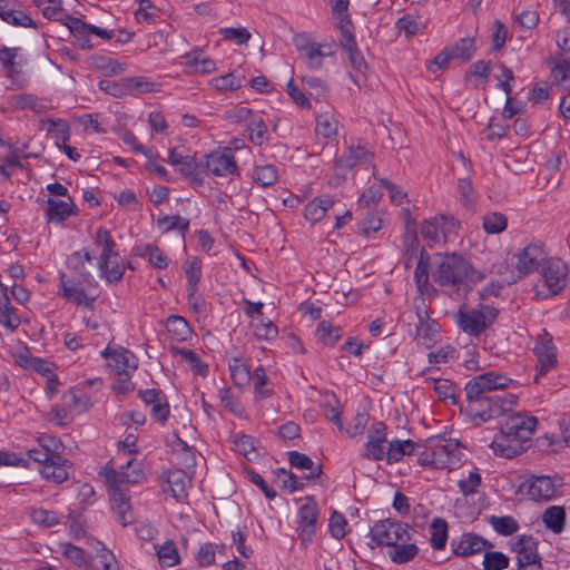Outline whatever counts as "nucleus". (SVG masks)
Returning a JSON list of instances; mask_svg holds the SVG:
<instances>
[{
	"mask_svg": "<svg viewBox=\"0 0 570 570\" xmlns=\"http://www.w3.org/2000/svg\"><path fill=\"white\" fill-rule=\"evenodd\" d=\"M513 381L504 373L489 371L472 377L465 384L466 413L476 424L510 412L517 396L503 392Z\"/></svg>",
	"mask_w": 570,
	"mask_h": 570,
	"instance_id": "obj_1",
	"label": "nucleus"
},
{
	"mask_svg": "<svg viewBox=\"0 0 570 570\" xmlns=\"http://www.w3.org/2000/svg\"><path fill=\"white\" fill-rule=\"evenodd\" d=\"M432 279L456 296L466 295L472 287L484 278V274L461 255L455 253L440 255L431 269Z\"/></svg>",
	"mask_w": 570,
	"mask_h": 570,
	"instance_id": "obj_2",
	"label": "nucleus"
},
{
	"mask_svg": "<svg viewBox=\"0 0 570 570\" xmlns=\"http://www.w3.org/2000/svg\"><path fill=\"white\" fill-rule=\"evenodd\" d=\"M105 478L109 484L110 505L117 521L122 527L131 524L134 522V513L129 497L120 487L127 483H138L144 478L140 464L130 458L126 463L121 464L119 470L107 468Z\"/></svg>",
	"mask_w": 570,
	"mask_h": 570,
	"instance_id": "obj_3",
	"label": "nucleus"
},
{
	"mask_svg": "<svg viewBox=\"0 0 570 570\" xmlns=\"http://www.w3.org/2000/svg\"><path fill=\"white\" fill-rule=\"evenodd\" d=\"M538 420L533 415L517 412L509 415L502 424L500 434L491 442L497 455L511 459L521 454L534 433Z\"/></svg>",
	"mask_w": 570,
	"mask_h": 570,
	"instance_id": "obj_4",
	"label": "nucleus"
},
{
	"mask_svg": "<svg viewBox=\"0 0 570 570\" xmlns=\"http://www.w3.org/2000/svg\"><path fill=\"white\" fill-rule=\"evenodd\" d=\"M461 458L460 443L442 436L425 440L423 449L417 452L420 465L433 469L453 470L459 466Z\"/></svg>",
	"mask_w": 570,
	"mask_h": 570,
	"instance_id": "obj_5",
	"label": "nucleus"
},
{
	"mask_svg": "<svg viewBox=\"0 0 570 570\" xmlns=\"http://www.w3.org/2000/svg\"><path fill=\"white\" fill-rule=\"evenodd\" d=\"M569 273L568 264L561 258L550 257L544 261L540 269L541 278L539 281L543 288L541 289L539 285L534 286L535 297L547 299L560 294L568 284Z\"/></svg>",
	"mask_w": 570,
	"mask_h": 570,
	"instance_id": "obj_6",
	"label": "nucleus"
},
{
	"mask_svg": "<svg viewBox=\"0 0 570 570\" xmlns=\"http://www.w3.org/2000/svg\"><path fill=\"white\" fill-rule=\"evenodd\" d=\"M460 227V222L453 216L436 215L421 223L420 234L429 246H433L454 239Z\"/></svg>",
	"mask_w": 570,
	"mask_h": 570,
	"instance_id": "obj_7",
	"label": "nucleus"
},
{
	"mask_svg": "<svg viewBox=\"0 0 570 570\" xmlns=\"http://www.w3.org/2000/svg\"><path fill=\"white\" fill-rule=\"evenodd\" d=\"M498 308L491 305H480L478 308H460L454 320L460 330L471 336L481 335L497 318Z\"/></svg>",
	"mask_w": 570,
	"mask_h": 570,
	"instance_id": "obj_8",
	"label": "nucleus"
},
{
	"mask_svg": "<svg viewBox=\"0 0 570 570\" xmlns=\"http://www.w3.org/2000/svg\"><path fill=\"white\" fill-rule=\"evenodd\" d=\"M370 537L375 547H389L390 549L400 541L412 540V529L407 523L392 519L380 520L370 530Z\"/></svg>",
	"mask_w": 570,
	"mask_h": 570,
	"instance_id": "obj_9",
	"label": "nucleus"
},
{
	"mask_svg": "<svg viewBox=\"0 0 570 570\" xmlns=\"http://www.w3.org/2000/svg\"><path fill=\"white\" fill-rule=\"evenodd\" d=\"M533 353L537 357L534 382L539 383L540 379L557 367L558 364V350L553 343L552 336L543 331L538 335Z\"/></svg>",
	"mask_w": 570,
	"mask_h": 570,
	"instance_id": "obj_10",
	"label": "nucleus"
},
{
	"mask_svg": "<svg viewBox=\"0 0 570 570\" xmlns=\"http://www.w3.org/2000/svg\"><path fill=\"white\" fill-rule=\"evenodd\" d=\"M297 51L304 57L309 69L318 70L323 67V59L335 55L332 43H318L305 35H298L294 40Z\"/></svg>",
	"mask_w": 570,
	"mask_h": 570,
	"instance_id": "obj_11",
	"label": "nucleus"
},
{
	"mask_svg": "<svg viewBox=\"0 0 570 570\" xmlns=\"http://www.w3.org/2000/svg\"><path fill=\"white\" fill-rule=\"evenodd\" d=\"M515 268L519 278L541 269L544 261L548 259L547 253L540 243L528 244L515 254Z\"/></svg>",
	"mask_w": 570,
	"mask_h": 570,
	"instance_id": "obj_12",
	"label": "nucleus"
},
{
	"mask_svg": "<svg viewBox=\"0 0 570 570\" xmlns=\"http://www.w3.org/2000/svg\"><path fill=\"white\" fill-rule=\"evenodd\" d=\"M100 355L107 360L108 366L118 375L129 377L137 370L135 354L125 347L110 348L107 346L100 352Z\"/></svg>",
	"mask_w": 570,
	"mask_h": 570,
	"instance_id": "obj_13",
	"label": "nucleus"
},
{
	"mask_svg": "<svg viewBox=\"0 0 570 570\" xmlns=\"http://www.w3.org/2000/svg\"><path fill=\"white\" fill-rule=\"evenodd\" d=\"M374 153L365 145L351 144L347 150L336 159V170L351 171L355 166H372Z\"/></svg>",
	"mask_w": 570,
	"mask_h": 570,
	"instance_id": "obj_14",
	"label": "nucleus"
},
{
	"mask_svg": "<svg viewBox=\"0 0 570 570\" xmlns=\"http://www.w3.org/2000/svg\"><path fill=\"white\" fill-rule=\"evenodd\" d=\"M206 168L217 177H226L238 173L234 154L229 148L217 149L206 156Z\"/></svg>",
	"mask_w": 570,
	"mask_h": 570,
	"instance_id": "obj_15",
	"label": "nucleus"
},
{
	"mask_svg": "<svg viewBox=\"0 0 570 570\" xmlns=\"http://www.w3.org/2000/svg\"><path fill=\"white\" fill-rule=\"evenodd\" d=\"M450 546L456 557H471L493 547L488 540L472 532L453 538Z\"/></svg>",
	"mask_w": 570,
	"mask_h": 570,
	"instance_id": "obj_16",
	"label": "nucleus"
},
{
	"mask_svg": "<svg viewBox=\"0 0 570 570\" xmlns=\"http://www.w3.org/2000/svg\"><path fill=\"white\" fill-rule=\"evenodd\" d=\"M317 507L314 502L304 503L297 513V532L303 546H308L316 530Z\"/></svg>",
	"mask_w": 570,
	"mask_h": 570,
	"instance_id": "obj_17",
	"label": "nucleus"
},
{
	"mask_svg": "<svg viewBox=\"0 0 570 570\" xmlns=\"http://www.w3.org/2000/svg\"><path fill=\"white\" fill-rule=\"evenodd\" d=\"M94 257L86 249L82 248L80 250L71 253L67 257V268L76 275L77 282L80 284L92 285L96 284V281L88 268V265H91Z\"/></svg>",
	"mask_w": 570,
	"mask_h": 570,
	"instance_id": "obj_18",
	"label": "nucleus"
},
{
	"mask_svg": "<svg viewBox=\"0 0 570 570\" xmlns=\"http://www.w3.org/2000/svg\"><path fill=\"white\" fill-rule=\"evenodd\" d=\"M562 482L559 478L537 475L530 482L528 494L535 501H549L557 497Z\"/></svg>",
	"mask_w": 570,
	"mask_h": 570,
	"instance_id": "obj_19",
	"label": "nucleus"
},
{
	"mask_svg": "<svg viewBox=\"0 0 570 570\" xmlns=\"http://www.w3.org/2000/svg\"><path fill=\"white\" fill-rule=\"evenodd\" d=\"M386 425L383 422L372 424L367 432V442L365 443V458L380 461L385 458L386 451Z\"/></svg>",
	"mask_w": 570,
	"mask_h": 570,
	"instance_id": "obj_20",
	"label": "nucleus"
},
{
	"mask_svg": "<svg viewBox=\"0 0 570 570\" xmlns=\"http://www.w3.org/2000/svg\"><path fill=\"white\" fill-rule=\"evenodd\" d=\"M72 215H76V206L71 197L47 200L46 219L48 223L60 225Z\"/></svg>",
	"mask_w": 570,
	"mask_h": 570,
	"instance_id": "obj_21",
	"label": "nucleus"
},
{
	"mask_svg": "<svg viewBox=\"0 0 570 570\" xmlns=\"http://www.w3.org/2000/svg\"><path fill=\"white\" fill-rule=\"evenodd\" d=\"M513 550L517 551L518 568L540 562L537 552V541L531 535H521L512 543Z\"/></svg>",
	"mask_w": 570,
	"mask_h": 570,
	"instance_id": "obj_22",
	"label": "nucleus"
},
{
	"mask_svg": "<svg viewBox=\"0 0 570 570\" xmlns=\"http://www.w3.org/2000/svg\"><path fill=\"white\" fill-rule=\"evenodd\" d=\"M26 61L20 48H9L6 46L0 48V66L7 77H14L21 73Z\"/></svg>",
	"mask_w": 570,
	"mask_h": 570,
	"instance_id": "obj_23",
	"label": "nucleus"
},
{
	"mask_svg": "<svg viewBox=\"0 0 570 570\" xmlns=\"http://www.w3.org/2000/svg\"><path fill=\"white\" fill-rule=\"evenodd\" d=\"M132 255L144 258L156 269H165L168 267L170 259L167 255L154 244H141L132 247Z\"/></svg>",
	"mask_w": 570,
	"mask_h": 570,
	"instance_id": "obj_24",
	"label": "nucleus"
},
{
	"mask_svg": "<svg viewBox=\"0 0 570 570\" xmlns=\"http://www.w3.org/2000/svg\"><path fill=\"white\" fill-rule=\"evenodd\" d=\"M440 337V325L431 318H417L414 338L426 348L432 347Z\"/></svg>",
	"mask_w": 570,
	"mask_h": 570,
	"instance_id": "obj_25",
	"label": "nucleus"
},
{
	"mask_svg": "<svg viewBox=\"0 0 570 570\" xmlns=\"http://www.w3.org/2000/svg\"><path fill=\"white\" fill-rule=\"evenodd\" d=\"M67 468L68 461L56 453L48 462L39 468V472L42 478L48 481L62 483L68 479Z\"/></svg>",
	"mask_w": 570,
	"mask_h": 570,
	"instance_id": "obj_26",
	"label": "nucleus"
},
{
	"mask_svg": "<svg viewBox=\"0 0 570 570\" xmlns=\"http://www.w3.org/2000/svg\"><path fill=\"white\" fill-rule=\"evenodd\" d=\"M335 199L331 195H322L308 202L304 208V217L311 224L320 222L334 207Z\"/></svg>",
	"mask_w": 570,
	"mask_h": 570,
	"instance_id": "obj_27",
	"label": "nucleus"
},
{
	"mask_svg": "<svg viewBox=\"0 0 570 570\" xmlns=\"http://www.w3.org/2000/svg\"><path fill=\"white\" fill-rule=\"evenodd\" d=\"M0 18L14 27L36 28L33 20L9 0H0Z\"/></svg>",
	"mask_w": 570,
	"mask_h": 570,
	"instance_id": "obj_28",
	"label": "nucleus"
},
{
	"mask_svg": "<svg viewBox=\"0 0 570 570\" xmlns=\"http://www.w3.org/2000/svg\"><path fill=\"white\" fill-rule=\"evenodd\" d=\"M428 258L426 252L421 249L420 258L414 271V282L420 294L435 296L436 289L429 283L430 271Z\"/></svg>",
	"mask_w": 570,
	"mask_h": 570,
	"instance_id": "obj_29",
	"label": "nucleus"
},
{
	"mask_svg": "<svg viewBox=\"0 0 570 570\" xmlns=\"http://www.w3.org/2000/svg\"><path fill=\"white\" fill-rule=\"evenodd\" d=\"M63 26L69 29L79 48L86 50L94 48V43L90 39L89 23L79 18L66 16Z\"/></svg>",
	"mask_w": 570,
	"mask_h": 570,
	"instance_id": "obj_30",
	"label": "nucleus"
},
{
	"mask_svg": "<svg viewBox=\"0 0 570 570\" xmlns=\"http://www.w3.org/2000/svg\"><path fill=\"white\" fill-rule=\"evenodd\" d=\"M289 464L298 470L308 471L303 479L314 481L322 474V465L315 464L309 456L297 451L287 452Z\"/></svg>",
	"mask_w": 570,
	"mask_h": 570,
	"instance_id": "obj_31",
	"label": "nucleus"
},
{
	"mask_svg": "<svg viewBox=\"0 0 570 570\" xmlns=\"http://www.w3.org/2000/svg\"><path fill=\"white\" fill-rule=\"evenodd\" d=\"M165 326L171 341L176 343L186 342L191 337L193 330L189 323L179 315H169Z\"/></svg>",
	"mask_w": 570,
	"mask_h": 570,
	"instance_id": "obj_32",
	"label": "nucleus"
},
{
	"mask_svg": "<svg viewBox=\"0 0 570 570\" xmlns=\"http://www.w3.org/2000/svg\"><path fill=\"white\" fill-rule=\"evenodd\" d=\"M97 267L100 277L109 284L120 282L126 269V266L117 252L114 253L112 258H110L106 265H101L100 261H97Z\"/></svg>",
	"mask_w": 570,
	"mask_h": 570,
	"instance_id": "obj_33",
	"label": "nucleus"
},
{
	"mask_svg": "<svg viewBox=\"0 0 570 570\" xmlns=\"http://www.w3.org/2000/svg\"><path fill=\"white\" fill-rule=\"evenodd\" d=\"M169 352L174 356H180L181 360L188 364L195 375L202 377L207 376L208 365L202 361L200 356L196 352L179 346H170Z\"/></svg>",
	"mask_w": 570,
	"mask_h": 570,
	"instance_id": "obj_34",
	"label": "nucleus"
},
{
	"mask_svg": "<svg viewBox=\"0 0 570 570\" xmlns=\"http://www.w3.org/2000/svg\"><path fill=\"white\" fill-rule=\"evenodd\" d=\"M423 445H419L411 440H393L389 443L385 458L389 463L401 461L405 455H411L420 451Z\"/></svg>",
	"mask_w": 570,
	"mask_h": 570,
	"instance_id": "obj_35",
	"label": "nucleus"
},
{
	"mask_svg": "<svg viewBox=\"0 0 570 570\" xmlns=\"http://www.w3.org/2000/svg\"><path fill=\"white\" fill-rule=\"evenodd\" d=\"M387 554L392 562L405 564L415 559L419 554V548L412 540H404L394 544Z\"/></svg>",
	"mask_w": 570,
	"mask_h": 570,
	"instance_id": "obj_36",
	"label": "nucleus"
},
{
	"mask_svg": "<svg viewBox=\"0 0 570 570\" xmlns=\"http://www.w3.org/2000/svg\"><path fill=\"white\" fill-rule=\"evenodd\" d=\"M100 548H96V554L90 557L88 564L90 570H120L118 561L114 553L101 542H97Z\"/></svg>",
	"mask_w": 570,
	"mask_h": 570,
	"instance_id": "obj_37",
	"label": "nucleus"
},
{
	"mask_svg": "<svg viewBox=\"0 0 570 570\" xmlns=\"http://www.w3.org/2000/svg\"><path fill=\"white\" fill-rule=\"evenodd\" d=\"M66 275H61V289H62V296L71 302H73L78 306H85L89 309H94V304L96 301V297H89L86 295L85 291L77 287L73 284H69L65 279Z\"/></svg>",
	"mask_w": 570,
	"mask_h": 570,
	"instance_id": "obj_38",
	"label": "nucleus"
},
{
	"mask_svg": "<svg viewBox=\"0 0 570 570\" xmlns=\"http://www.w3.org/2000/svg\"><path fill=\"white\" fill-rule=\"evenodd\" d=\"M340 43L348 55L350 62L355 70L362 72L363 69H366V62L357 49L353 30L350 31V36H347V33H341Z\"/></svg>",
	"mask_w": 570,
	"mask_h": 570,
	"instance_id": "obj_39",
	"label": "nucleus"
},
{
	"mask_svg": "<svg viewBox=\"0 0 570 570\" xmlns=\"http://www.w3.org/2000/svg\"><path fill=\"white\" fill-rule=\"evenodd\" d=\"M348 0H330V6L336 19V27L340 33H347L353 30V23L348 14Z\"/></svg>",
	"mask_w": 570,
	"mask_h": 570,
	"instance_id": "obj_40",
	"label": "nucleus"
},
{
	"mask_svg": "<svg viewBox=\"0 0 570 570\" xmlns=\"http://www.w3.org/2000/svg\"><path fill=\"white\" fill-rule=\"evenodd\" d=\"M228 370L236 386L245 387L250 383L253 372L242 357L229 358Z\"/></svg>",
	"mask_w": 570,
	"mask_h": 570,
	"instance_id": "obj_41",
	"label": "nucleus"
},
{
	"mask_svg": "<svg viewBox=\"0 0 570 570\" xmlns=\"http://www.w3.org/2000/svg\"><path fill=\"white\" fill-rule=\"evenodd\" d=\"M94 244L101 249L98 261H100L101 265H106V263L112 258L116 247L110 232L105 227H99L96 230Z\"/></svg>",
	"mask_w": 570,
	"mask_h": 570,
	"instance_id": "obj_42",
	"label": "nucleus"
},
{
	"mask_svg": "<svg viewBox=\"0 0 570 570\" xmlns=\"http://www.w3.org/2000/svg\"><path fill=\"white\" fill-rule=\"evenodd\" d=\"M249 141L255 146H263L269 141V131L266 122L261 115L253 116L246 126Z\"/></svg>",
	"mask_w": 570,
	"mask_h": 570,
	"instance_id": "obj_43",
	"label": "nucleus"
},
{
	"mask_svg": "<svg viewBox=\"0 0 570 570\" xmlns=\"http://www.w3.org/2000/svg\"><path fill=\"white\" fill-rule=\"evenodd\" d=\"M250 383L254 387V397L256 401H262L272 396L273 387L269 386V379L262 365L257 366L253 371Z\"/></svg>",
	"mask_w": 570,
	"mask_h": 570,
	"instance_id": "obj_44",
	"label": "nucleus"
},
{
	"mask_svg": "<svg viewBox=\"0 0 570 570\" xmlns=\"http://www.w3.org/2000/svg\"><path fill=\"white\" fill-rule=\"evenodd\" d=\"M433 384V389L439 400L446 404L455 405L459 401L458 389L453 382L445 379H426Z\"/></svg>",
	"mask_w": 570,
	"mask_h": 570,
	"instance_id": "obj_45",
	"label": "nucleus"
},
{
	"mask_svg": "<svg viewBox=\"0 0 570 570\" xmlns=\"http://www.w3.org/2000/svg\"><path fill=\"white\" fill-rule=\"evenodd\" d=\"M62 403L70 409L73 414L83 413L91 405L89 396L85 392L76 389H70L63 393Z\"/></svg>",
	"mask_w": 570,
	"mask_h": 570,
	"instance_id": "obj_46",
	"label": "nucleus"
},
{
	"mask_svg": "<svg viewBox=\"0 0 570 570\" xmlns=\"http://www.w3.org/2000/svg\"><path fill=\"white\" fill-rule=\"evenodd\" d=\"M167 483L170 488L173 497L177 500H181L187 497V485L190 483V479L183 470H171L167 475Z\"/></svg>",
	"mask_w": 570,
	"mask_h": 570,
	"instance_id": "obj_47",
	"label": "nucleus"
},
{
	"mask_svg": "<svg viewBox=\"0 0 570 570\" xmlns=\"http://www.w3.org/2000/svg\"><path fill=\"white\" fill-rule=\"evenodd\" d=\"M43 128L51 134L56 139V145L59 146L60 141L66 142L70 137V126L61 118H46L42 120Z\"/></svg>",
	"mask_w": 570,
	"mask_h": 570,
	"instance_id": "obj_48",
	"label": "nucleus"
},
{
	"mask_svg": "<svg viewBox=\"0 0 570 570\" xmlns=\"http://www.w3.org/2000/svg\"><path fill=\"white\" fill-rule=\"evenodd\" d=\"M186 275V291L198 289L202 278V261L197 256L189 257L183 265Z\"/></svg>",
	"mask_w": 570,
	"mask_h": 570,
	"instance_id": "obj_49",
	"label": "nucleus"
},
{
	"mask_svg": "<svg viewBox=\"0 0 570 570\" xmlns=\"http://www.w3.org/2000/svg\"><path fill=\"white\" fill-rule=\"evenodd\" d=\"M488 522L498 534L503 537L515 533L520 528L519 522L511 515H490Z\"/></svg>",
	"mask_w": 570,
	"mask_h": 570,
	"instance_id": "obj_50",
	"label": "nucleus"
},
{
	"mask_svg": "<svg viewBox=\"0 0 570 570\" xmlns=\"http://www.w3.org/2000/svg\"><path fill=\"white\" fill-rule=\"evenodd\" d=\"M186 63L197 73H210L216 69L214 60L204 56L203 51H191L186 53Z\"/></svg>",
	"mask_w": 570,
	"mask_h": 570,
	"instance_id": "obj_51",
	"label": "nucleus"
},
{
	"mask_svg": "<svg viewBox=\"0 0 570 570\" xmlns=\"http://www.w3.org/2000/svg\"><path fill=\"white\" fill-rule=\"evenodd\" d=\"M542 520L548 529L554 533H560L564 528L566 512L563 508L552 505L544 511Z\"/></svg>",
	"mask_w": 570,
	"mask_h": 570,
	"instance_id": "obj_52",
	"label": "nucleus"
},
{
	"mask_svg": "<svg viewBox=\"0 0 570 570\" xmlns=\"http://www.w3.org/2000/svg\"><path fill=\"white\" fill-rule=\"evenodd\" d=\"M125 90L127 95L148 94L156 90V83L146 77H126L124 78Z\"/></svg>",
	"mask_w": 570,
	"mask_h": 570,
	"instance_id": "obj_53",
	"label": "nucleus"
},
{
	"mask_svg": "<svg viewBox=\"0 0 570 570\" xmlns=\"http://www.w3.org/2000/svg\"><path fill=\"white\" fill-rule=\"evenodd\" d=\"M430 542L433 549L440 550L445 547L448 540V523L445 520L436 518L430 525Z\"/></svg>",
	"mask_w": 570,
	"mask_h": 570,
	"instance_id": "obj_54",
	"label": "nucleus"
},
{
	"mask_svg": "<svg viewBox=\"0 0 570 570\" xmlns=\"http://www.w3.org/2000/svg\"><path fill=\"white\" fill-rule=\"evenodd\" d=\"M155 548L160 566L169 568L179 563L180 557L173 541H166L161 546H155Z\"/></svg>",
	"mask_w": 570,
	"mask_h": 570,
	"instance_id": "obj_55",
	"label": "nucleus"
},
{
	"mask_svg": "<svg viewBox=\"0 0 570 570\" xmlns=\"http://www.w3.org/2000/svg\"><path fill=\"white\" fill-rule=\"evenodd\" d=\"M58 552L66 559L73 562L77 567L82 568L89 564L88 558L83 550L72 543L61 542L58 544Z\"/></svg>",
	"mask_w": 570,
	"mask_h": 570,
	"instance_id": "obj_56",
	"label": "nucleus"
},
{
	"mask_svg": "<svg viewBox=\"0 0 570 570\" xmlns=\"http://www.w3.org/2000/svg\"><path fill=\"white\" fill-rule=\"evenodd\" d=\"M252 177L257 185L262 187H269L277 181L278 171L273 165L256 166L253 170Z\"/></svg>",
	"mask_w": 570,
	"mask_h": 570,
	"instance_id": "obj_57",
	"label": "nucleus"
},
{
	"mask_svg": "<svg viewBox=\"0 0 570 570\" xmlns=\"http://www.w3.org/2000/svg\"><path fill=\"white\" fill-rule=\"evenodd\" d=\"M37 6L42 11L45 18L49 20L65 22L66 16H69L61 7L60 0H39Z\"/></svg>",
	"mask_w": 570,
	"mask_h": 570,
	"instance_id": "obj_58",
	"label": "nucleus"
},
{
	"mask_svg": "<svg viewBox=\"0 0 570 570\" xmlns=\"http://www.w3.org/2000/svg\"><path fill=\"white\" fill-rule=\"evenodd\" d=\"M508 218L504 214L492 212L483 216L482 227L487 234H500L507 229Z\"/></svg>",
	"mask_w": 570,
	"mask_h": 570,
	"instance_id": "obj_59",
	"label": "nucleus"
},
{
	"mask_svg": "<svg viewBox=\"0 0 570 570\" xmlns=\"http://www.w3.org/2000/svg\"><path fill=\"white\" fill-rule=\"evenodd\" d=\"M91 66L104 71L106 76L119 75L125 71L124 63L106 56H94L91 58Z\"/></svg>",
	"mask_w": 570,
	"mask_h": 570,
	"instance_id": "obj_60",
	"label": "nucleus"
},
{
	"mask_svg": "<svg viewBox=\"0 0 570 570\" xmlns=\"http://www.w3.org/2000/svg\"><path fill=\"white\" fill-rule=\"evenodd\" d=\"M315 132L326 139L336 137L337 120L330 114L318 115L316 118Z\"/></svg>",
	"mask_w": 570,
	"mask_h": 570,
	"instance_id": "obj_61",
	"label": "nucleus"
},
{
	"mask_svg": "<svg viewBox=\"0 0 570 570\" xmlns=\"http://www.w3.org/2000/svg\"><path fill=\"white\" fill-rule=\"evenodd\" d=\"M157 225L164 232L177 229L184 237L185 234L188 232L189 220L184 217H180L178 215L177 216L164 215V216L158 217Z\"/></svg>",
	"mask_w": 570,
	"mask_h": 570,
	"instance_id": "obj_62",
	"label": "nucleus"
},
{
	"mask_svg": "<svg viewBox=\"0 0 570 570\" xmlns=\"http://www.w3.org/2000/svg\"><path fill=\"white\" fill-rule=\"evenodd\" d=\"M168 161L174 166H179V171L184 176L194 175L197 167L191 156L178 154L176 149L169 150Z\"/></svg>",
	"mask_w": 570,
	"mask_h": 570,
	"instance_id": "obj_63",
	"label": "nucleus"
},
{
	"mask_svg": "<svg viewBox=\"0 0 570 570\" xmlns=\"http://www.w3.org/2000/svg\"><path fill=\"white\" fill-rule=\"evenodd\" d=\"M318 340L325 345H334L342 337L341 327L333 326L331 322L322 321L316 330Z\"/></svg>",
	"mask_w": 570,
	"mask_h": 570,
	"instance_id": "obj_64",
	"label": "nucleus"
}]
</instances>
